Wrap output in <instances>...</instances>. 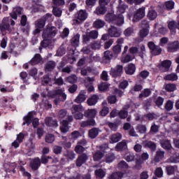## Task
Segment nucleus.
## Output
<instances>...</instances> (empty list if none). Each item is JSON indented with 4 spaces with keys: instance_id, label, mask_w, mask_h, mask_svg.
Wrapping results in <instances>:
<instances>
[{
    "instance_id": "62",
    "label": "nucleus",
    "mask_w": 179,
    "mask_h": 179,
    "mask_svg": "<svg viewBox=\"0 0 179 179\" xmlns=\"http://www.w3.org/2000/svg\"><path fill=\"white\" fill-rule=\"evenodd\" d=\"M119 117L122 120H125L128 117V111L125 110H122L119 112Z\"/></svg>"
},
{
    "instance_id": "31",
    "label": "nucleus",
    "mask_w": 179,
    "mask_h": 179,
    "mask_svg": "<svg viewBox=\"0 0 179 179\" xmlns=\"http://www.w3.org/2000/svg\"><path fill=\"white\" fill-rule=\"evenodd\" d=\"M96 114H97L96 109H88L85 112V117H89L90 118H94Z\"/></svg>"
},
{
    "instance_id": "32",
    "label": "nucleus",
    "mask_w": 179,
    "mask_h": 179,
    "mask_svg": "<svg viewBox=\"0 0 179 179\" xmlns=\"http://www.w3.org/2000/svg\"><path fill=\"white\" fill-rule=\"evenodd\" d=\"M163 157H164V151L158 150L157 151L154 162L159 163V162H160Z\"/></svg>"
},
{
    "instance_id": "2",
    "label": "nucleus",
    "mask_w": 179,
    "mask_h": 179,
    "mask_svg": "<svg viewBox=\"0 0 179 179\" xmlns=\"http://www.w3.org/2000/svg\"><path fill=\"white\" fill-rule=\"evenodd\" d=\"M105 19L106 22L109 23H115L117 26H121V24H124V16L122 15H119L117 17L113 13H108L105 16Z\"/></svg>"
},
{
    "instance_id": "38",
    "label": "nucleus",
    "mask_w": 179,
    "mask_h": 179,
    "mask_svg": "<svg viewBox=\"0 0 179 179\" xmlns=\"http://www.w3.org/2000/svg\"><path fill=\"white\" fill-rule=\"evenodd\" d=\"M104 24H106V22H104V21L101 20H96L94 22V27H95V29H101V27H104Z\"/></svg>"
},
{
    "instance_id": "56",
    "label": "nucleus",
    "mask_w": 179,
    "mask_h": 179,
    "mask_svg": "<svg viewBox=\"0 0 179 179\" xmlns=\"http://www.w3.org/2000/svg\"><path fill=\"white\" fill-rule=\"evenodd\" d=\"M65 117H68V112L65 110H60L58 113V118L62 120V118H65Z\"/></svg>"
},
{
    "instance_id": "24",
    "label": "nucleus",
    "mask_w": 179,
    "mask_h": 179,
    "mask_svg": "<svg viewBox=\"0 0 179 179\" xmlns=\"http://www.w3.org/2000/svg\"><path fill=\"white\" fill-rule=\"evenodd\" d=\"M171 66V61L164 60L162 62L160 69H162V68H164V70H162V72H167V71H169Z\"/></svg>"
},
{
    "instance_id": "53",
    "label": "nucleus",
    "mask_w": 179,
    "mask_h": 179,
    "mask_svg": "<svg viewBox=\"0 0 179 179\" xmlns=\"http://www.w3.org/2000/svg\"><path fill=\"white\" fill-rule=\"evenodd\" d=\"M90 45L91 48H92V50H100V48H101V43L97 41H94V43H91Z\"/></svg>"
},
{
    "instance_id": "9",
    "label": "nucleus",
    "mask_w": 179,
    "mask_h": 179,
    "mask_svg": "<svg viewBox=\"0 0 179 179\" xmlns=\"http://www.w3.org/2000/svg\"><path fill=\"white\" fill-rule=\"evenodd\" d=\"M145 15V7H141L134 12L133 22H139L141 19H143Z\"/></svg>"
},
{
    "instance_id": "48",
    "label": "nucleus",
    "mask_w": 179,
    "mask_h": 179,
    "mask_svg": "<svg viewBox=\"0 0 179 179\" xmlns=\"http://www.w3.org/2000/svg\"><path fill=\"white\" fill-rule=\"evenodd\" d=\"M176 89H177V87L174 84L169 83L166 84L165 86V90H166V92H174Z\"/></svg>"
},
{
    "instance_id": "49",
    "label": "nucleus",
    "mask_w": 179,
    "mask_h": 179,
    "mask_svg": "<svg viewBox=\"0 0 179 179\" xmlns=\"http://www.w3.org/2000/svg\"><path fill=\"white\" fill-rule=\"evenodd\" d=\"M109 86L110 85L108 84H107V83H103L98 85V89L101 92H106V90H107V89H108Z\"/></svg>"
},
{
    "instance_id": "26",
    "label": "nucleus",
    "mask_w": 179,
    "mask_h": 179,
    "mask_svg": "<svg viewBox=\"0 0 179 179\" xmlns=\"http://www.w3.org/2000/svg\"><path fill=\"white\" fill-rule=\"evenodd\" d=\"M122 138V136L120 133H116L115 134H113L110 138V143H117V142H119V141Z\"/></svg>"
},
{
    "instance_id": "63",
    "label": "nucleus",
    "mask_w": 179,
    "mask_h": 179,
    "mask_svg": "<svg viewBox=\"0 0 179 179\" xmlns=\"http://www.w3.org/2000/svg\"><path fill=\"white\" fill-rule=\"evenodd\" d=\"M113 51L115 55H118L121 52V45H116L113 48Z\"/></svg>"
},
{
    "instance_id": "23",
    "label": "nucleus",
    "mask_w": 179,
    "mask_h": 179,
    "mask_svg": "<svg viewBox=\"0 0 179 179\" xmlns=\"http://www.w3.org/2000/svg\"><path fill=\"white\" fill-rule=\"evenodd\" d=\"M43 58L40 54H36L31 60V65H37V64H42Z\"/></svg>"
},
{
    "instance_id": "12",
    "label": "nucleus",
    "mask_w": 179,
    "mask_h": 179,
    "mask_svg": "<svg viewBox=\"0 0 179 179\" xmlns=\"http://www.w3.org/2000/svg\"><path fill=\"white\" fill-rule=\"evenodd\" d=\"M94 82V77H87L85 79V85L87 88L88 92H93L94 87L92 84Z\"/></svg>"
},
{
    "instance_id": "61",
    "label": "nucleus",
    "mask_w": 179,
    "mask_h": 179,
    "mask_svg": "<svg viewBox=\"0 0 179 179\" xmlns=\"http://www.w3.org/2000/svg\"><path fill=\"white\" fill-rule=\"evenodd\" d=\"M142 164H143V161L142 159H136L135 169L136 170H141V169H142Z\"/></svg>"
},
{
    "instance_id": "60",
    "label": "nucleus",
    "mask_w": 179,
    "mask_h": 179,
    "mask_svg": "<svg viewBox=\"0 0 179 179\" xmlns=\"http://www.w3.org/2000/svg\"><path fill=\"white\" fill-rule=\"evenodd\" d=\"M124 34L126 37H129V36H132V34H134V29L131 27L127 28L126 30H124Z\"/></svg>"
},
{
    "instance_id": "51",
    "label": "nucleus",
    "mask_w": 179,
    "mask_h": 179,
    "mask_svg": "<svg viewBox=\"0 0 179 179\" xmlns=\"http://www.w3.org/2000/svg\"><path fill=\"white\" fill-rule=\"evenodd\" d=\"M54 68H55V62H49L46 64L45 71H48V72H50V71H52Z\"/></svg>"
},
{
    "instance_id": "36",
    "label": "nucleus",
    "mask_w": 179,
    "mask_h": 179,
    "mask_svg": "<svg viewBox=\"0 0 179 179\" xmlns=\"http://www.w3.org/2000/svg\"><path fill=\"white\" fill-rule=\"evenodd\" d=\"M143 145L145 148H149L150 149H152V150H155L156 149V145L152 141H143Z\"/></svg>"
},
{
    "instance_id": "44",
    "label": "nucleus",
    "mask_w": 179,
    "mask_h": 179,
    "mask_svg": "<svg viewBox=\"0 0 179 179\" xmlns=\"http://www.w3.org/2000/svg\"><path fill=\"white\" fill-rule=\"evenodd\" d=\"M53 7V14L55 16H57V17H59L62 15V10H61L59 8H57L55 6H52Z\"/></svg>"
},
{
    "instance_id": "39",
    "label": "nucleus",
    "mask_w": 179,
    "mask_h": 179,
    "mask_svg": "<svg viewBox=\"0 0 179 179\" xmlns=\"http://www.w3.org/2000/svg\"><path fill=\"white\" fill-rule=\"evenodd\" d=\"M124 174L121 172H116L112 173L108 177V179H122Z\"/></svg>"
},
{
    "instance_id": "21",
    "label": "nucleus",
    "mask_w": 179,
    "mask_h": 179,
    "mask_svg": "<svg viewBox=\"0 0 179 179\" xmlns=\"http://www.w3.org/2000/svg\"><path fill=\"white\" fill-rule=\"evenodd\" d=\"M160 144L162 145V148H163V149H165L166 150H173V147L171 146V143H170V141L169 140H162L160 141Z\"/></svg>"
},
{
    "instance_id": "14",
    "label": "nucleus",
    "mask_w": 179,
    "mask_h": 179,
    "mask_svg": "<svg viewBox=\"0 0 179 179\" xmlns=\"http://www.w3.org/2000/svg\"><path fill=\"white\" fill-rule=\"evenodd\" d=\"M114 57V54H113L112 52L110 50H106L103 53V64H108L113 59V57Z\"/></svg>"
},
{
    "instance_id": "28",
    "label": "nucleus",
    "mask_w": 179,
    "mask_h": 179,
    "mask_svg": "<svg viewBox=\"0 0 179 179\" xmlns=\"http://www.w3.org/2000/svg\"><path fill=\"white\" fill-rule=\"evenodd\" d=\"M99 132H100V129L99 128H92L89 131V136L91 139H94L96 136L99 135Z\"/></svg>"
},
{
    "instance_id": "16",
    "label": "nucleus",
    "mask_w": 179,
    "mask_h": 179,
    "mask_svg": "<svg viewBox=\"0 0 179 179\" xmlns=\"http://www.w3.org/2000/svg\"><path fill=\"white\" fill-rule=\"evenodd\" d=\"M86 100V91L81 90L78 96L75 99V102L78 103H83Z\"/></svg>"
},
{
    "instance_id": "35",
    "label": "nucleus",
    "mask_w": 179,
    "mask_h": 179,
    "mask_svg": "<svg viewBox=\"0 0 179 179\" xmlns=\"http://www.w3.org/2000/svg\"><path fill=\"white\" fill-rule=\"evenodd\" d=\"M99 100V96L97 95H93L91 98L87 100L88 106H94Z\"/></svg>"
},
{
    "instance_id": "15",
    "label": "nucleus",
    "mask_w": 179,
    "mask_h": 179,
    "mask_svg": "<svg viewBox=\"0 0 179 179\" xmlns=\"http://www.w3.org/2000/svg\"><path fill=\"white\" fill-rule=\"evenodd\" d=\"M169 52H176V51H178L179 50V42L174 41L169 44L167 48Z\"/></svg>"
},
{
    "instance_id": "8",
    "label": "nucleus",
    "mask_w": 179,
    "mask_h": 179,
    "mask_svg": "<svg viewBox=\"0 0 179 179\" xmlns=\"http://www.w3.org/2000/svg\"><path fill=\"white\" fill-rule=\"evenodd\" d=\"M107 148H108V145L107 144L99 147L100 150H96L93 154V159L94 162H100V160H101V159L104 157V150H106Z\"/></svg>"
},
{
    "instance_id": "50",
    "label": "nucleus",
    "mask_w": 179,
    "mask_h": 179,
    "mask_svg": "<svg viewBox=\"0 0 179 179\" xmlns=\"http://www.w3.org/2000/svg\"><path fill=\"white\" fill-rule=\"evenodd\" d=\"M45 142L47 143H52L55 141V137L52 134H47L45 138Z\"/></svg>"
},
{
    "instance_id": "37",
    "label": "nucleus",
    "mask_w": 179,
    "mask_h": 179,
    "mask_svg": "<svg viewBox=\"0 0 179 179\" xmlns=\"http://www.w3.org/2000/svg\"><path fill=\"white\" fill-rule=\"evenodd\" d=\"M164 80L174 81V80H177V79H178V76L176 73H171V74L165 76L164 77Z\"/></svg>"
},
{
    "instance_id": "13",
    "label": "nucleus",
    "mask_w": 179,
    "mask_h": 179,
    "mask_svg": "<svg viewBox=\"0 0 179 179\" xmlns=\"http://www.w3.org/2000/svg\"><path fill=\"white\" fill-rule=\"evenodd\" d=\"M123 67L121 65H117L115 69H111L110 71V75L113 78H117V76H120L121 73L122 72Z\"/></svg>"
},
{
    "instance_id": "52",
    "label": "nucleus",
    "mask_w": 179,
    "mask_h": 179,
    "mask_svg": "<svg viewBox=\"0 0 179 179\" xmlns=\"http://www.w3.org/2000/svg\"><path fill=\"white\" fill-rule=\"evenodd\" d=\"M165 7L168 10H171V9L174 8V1H168L164 3Z\"/></svg>"
},
{
    "instance_id": "18",
    "label": "nucleus",
    "mask_w": 179,
    "mask_h": 179,
    "mask_svg": "<svg viewBox=\"0 0 179 179\" xmlns=\"http://www.w3.org/2000/svg\"><path fill=\"white\" fill-rule=\"evenodd\" d=\"M34 112H31L28 113L27 116L24 117V122L22 125H26V124L27 125H30L31 124V121H33V119L34 118Z\"/></svg>"
},
{
    "instance_id": "47",
    "label": "nucleus",
    "mask_w": 179,
    "mask_h": 179,
    "mask_svg": "<svg viewBox=\"0 0 179 179\" xmlns=\"http://www.w3.org/2000/svg\"><path fill=\"white\" fill-rule=\"evenodd\" d=\"M149 34V29L148 28H143L140 30V37L141 38H145L146 36Z\"/></svg>"
},
{
    "instance_id": "1",
    "label": "nucleus",
    "mask_w": 179,
    "mask_h": 179,
    "mask_svg": "<svg viewBox=\"0 0 179 179\" xmlns=\"http://www.w3.org/2000/svg\"><path fill=\"white\" fill-rule=\"evenodd\" d=\"M52 15L46 14L44 17V19L38 20L36 24V29L34 30V34H37L41 31L45 26V22H52Z\"/></svg>"
},
{
    "instance_id": "27",
    "label": "nucleus",
    "mask_w": 179,
    "mask_h": 179,
    "mask_svg": "<svg viewBox=\"0 0 179 179\" xmlns=\"http://www.w3.org/2000/svg\"><path fill=\"white\" fill-rule=\"evenodd\" d=\"M60 131L63 134H66L69 131V126L68 121L66 120H63L62 122V126L60 127Z\"/></svg>"
},
{
    "instance_id": "57",
    "label": "nucleus",
    "mask_w": 179,
    "mask_h": 179,
    "mask_svg": "<svg viewBox=\"0 0 179 179\" xmlns=\"http://www.w3.org/2000/svg\"><path fill=\"white\" fill-rule=\"evenodd\" d=\"M152 55H160L162 54V48L159 46H155L153 50H151Z\"/></svg>"
},
{
    "instance_id": "40",
    "label": "nucleus",
    "mask_w": 179,
    "mask_h": 179,
    "mask_svg": "<svg viewBox=\"0 0 179 179\" xmlns=\"http://www.w3.org/2000/svg\"><path fill=\"white\" fill-rule=\"evenodd\" d=\"M94 173L96 178H104L106 177V171L103 169H97Z\"/></svg>"
},
{
    "instance_id": "5",
    "label": "nucleus",
    "mask_w": 179,
    "mask_h": 179,
    "mask_svg": "<svg viewBox=\"0 0 179 179\" xmlns=\"http://www.w3.org/2000/svg\"><path fill=\"white\" fill-rule=\"evenodd\" d=\"M56 34H57V28L55 27H52L51 25H49L43 31L42 37L43 38H52V37H55Z\"/></svg>"
},
{
    "instance_id": "6",
    "label": "nucleus",
    "mask_w": 179,
    "mask_h": 179,
    "mask_svg": "<svg viewBox=\"0 0 179 179\" xmlns=\"http://www.w3.org/2000/svg\"><path fill=\"white\" fill-rule=\"evenodd\" d=\"M9 17H5L3 19L1 24H0V30L2 36H5L6 34V31L8 33H10L12 29L9 25Z\"/></svg>"
},
{
    "instance_id": "7",
    "label": "nucleus",
    "mask_w": 179,
    "mask_h": 179,
    "mask_svg": "<svg viewBox=\"0 0 179 179\" xmlns=\"http://www.w3.org/2000/svg\"><path fill=\"white\" fill-rule=\"evenodd\" d=\"M83 111L85 109L82 105H74L73 106L72 114L76 120H82L83 118Z\"/></svg>"
},
{
    "instance_id": "59",
    "label": "nucleus",
    "mask_w": 179,
    "mask_h": 179,
    "mask_svg": "<svg viewBox=\"0 0 179 179\" xmlns=\"http://www.w3.org/2000/svg\"><path fill=\"white\" fill-rule=\"evenodd\" d=\"M155 174L159 178L163 177V169L160 167L157 168L155 171Z\"/></svg>"
},
{
    "instance_id": "46",
    "label": "nucleus",
    "mask_w": 179,
    "mask_h": 179,
    "mask_svg": "<svg viewBox=\"0 0 179 179\" xmlns=\"http://www.w3.org/2000/svg\"><path fill=\"white\" fill-rule=\"evenodd\" d=\"M166 173L169 176H171V174H174L176 170H177V166H166Z\"/></svg>"
},
{
    "instance_id": "29",
    "label": "nucleus",
    "mask_w": 179,
    "mask_h": 179,
    "mask_svg": "<svg viewBox=\"0 0 179 179\" xmlns=\"http://www.w3.org/2000/svg\"><path fill=\"white\" fill-rule=\"evenodd\" d=\"M147 17H148L150 20H155V19L157 17V13L156 10L150 8L147 14Z\"/></svg>"
},
{
    "instance_id": "22",
    "label": "nucleus",
    "mask_w": 179,
    "mask_h": 179,
    "mask_svg": "<svg viewBox=\"0 0 179 179\" xmlns=\"http://www.w3.org/2000/svg\"><path fill=\"white\" fill-rule=\"evenodd\" d=\"M124 69H125V73L127 75H134V73H135L136 67H135V64H130L127 67H125Z\"/></svg>"
},
{
    "instance_id": "19",
    "label": "nucleus",
    "mask_w": 179,
    "mask_h": 179,
    "mask_svg": "<svg viewBox=\"0 0 179 179\" xmlns=\"http://www.w3.org/2000/svg\"><path fill=\"white\" fill-rule=\"evenodd\" d=\"M45 124L48 127H52L53 128H57V127H58L57 121L51 117H46L45 120Z\"/></svg>"
},
{
    "instance_id": "33",
    "label": "nucleus",
    "mask_w": 179,
    "mask_h": 179,
    "mask_svg": "<svg viewBox=\"0 0 179 179\" xmlns=\"http://www.w3.org/2000/svg\"><path fill=\"white\" fill-rule=\"evenodd\" d=\"M106 12H107L106 6L101 5H99V6L94 10V13H96V15H104Z\"/></svg>"
},
{
    "instance_id": "64",
    "label": "nucleus",
    "mask_w": 179,
    "mask_h": 179,
    "mask_svg": "<svg viewBox=\"0 0 179 179\" xmlns=\"http://www.w3.org/2000/svg\"><path fill=\"white\" fill-rule=\"evenodd\" d=\"M143 87L139 84H136L134 87L131 90V93H134V92H141L142 90Z\"/></svg>"
},
{
    "instance_id": "11",
    "label": "nucleus",
    "mask_w": 179,
    "mask_h": 179,
    "mask_svg": "<svg viewBox=\"0 0 179 179\" xmlns=\"http://www.w3.org/2000/svg\"><path fill=\"white\" fill-rule=\"evenodd\" d=\"M122 33V31H121V29H120L114 26H111L108 29V34L109 37L118 38L121 36Z\"/></svg>"
},
{
    "instance_id": "55",
    "label": "nucleus",
    "mask_w": 179,
    "mask_h": 179,
    "mask_svg": "<svg viewBox=\"0 0 179 179\" xmlns=\"http://www.w3.org/2000/svg\"><path fill=\"white\" fill-rule=\"evenodd\" d=\"M150 96V90L145 89L143 93L139 94V99H142L143 97H149Z\"/></svg>"
},
{
    "instance_id": "10",
    "label": "nucleus",
    "mask_w": 179,
    "mask_h": 179,
    "mask_svg": "<svg viewBox=\"0 0 179 179\" xmlns=\"http://www.w3.org/2000/svg\"><path fill=\"white\" fill-rule=\"evenodd\" d=\"M83 41L85 43H87V41H90V38L92 40H96L97 37H99V31L96 30L91 31L90 32H87L85 35H83Z\"/></svg>"
},
{
    "instance_id": "3",
    "label": "nucleus",
    "mask_w": 179,
    "mask_h": 179,
    "mask_svg": "<svg viewBox=\"0 0 179 179\" xmlns=\"http://www.w3.org/2000/svg\"><path fill=\"white\" fill-rule=\"evenodd\" d=\"M52 99H55L54 103L56 106H58L61 101H65L66 100V94L62 92V90H57L55 94L52 95Z\"/></svg>"
},
{
    "instance_id": "4",
    "label": "nucleus",
    "mask_w": 179,
    "mask_h": 179,
    "mask_svg": "<svg viewBox=\"0 0 179 179\" xmlns=\"http://www.w3.org/2000/svg\"><path fill=\"white\" fill-rule=\"evenodd\" d=\"M87 19V12L85 10H80L77 13V18L73 20V24H80Z\"/></svg>"
},
{
    "instance_id": "25",
    "label": "nucleus",
    "mask_w": 179,
    "mask_h": 179,
    "mask_svg": "<svg viewBox=\"0 0 179 179\" xmlns=\"http://www.w3.org/2000/svg\"><path fill=\"white\" fill-rule=\"evenodd\" d=\"M86 160H87V155H86V154H83L77 159L76 166H78V167H80Z\"/></svg>"
},
{
    "instance_id": "45",
    "label": "nucleus",
    "mask_w": 179,
    "mask_h": 179,
    "mask_svg": "<svg viewBox=\"0 0 179 179\" xmlns=\"http://www.w3.org/2000/svg\"><path fill=\"white\" fill-rule=\"evenodd\" d=\"M80 38V35L79 34L75 35L74 37H73V38L71 39L72 45L74 46L78 45Z\"/></svg>"
},
{
    "instance_id": "17",
    "label": "nucleus",
    "mask_w": 179,
    "mask_h": 179,
    "mask_svg": "<svg viewBox=\"0 0 179 179\" xmlns=\"http://www.w3.org/2000/svg\"><path fill=\"white\" fill-rule=\"evenodd\" d=\"M119 5L117 6V16H120V15H122L125 12V9L128 8L125 3H124V1L119 0Z\"/></svg>"
},
{
    "instance_id": "42",
    "label": "nucleus",
    "mask_w": 179,
    "mask_h": 179,
    "mask_svg": "<svg viewBox=\"0 0 179 179\" xmlns=\"http://www.w3.org/2000/svg\"><path fill=\"white\" fill-rule=\"evenodd\" d=\"M168 27L171 31H173V33H176V29H177V22L175 21H171L168 24Z\"/></svg>"
},
{
    "instance_id": "58",
    "label": "nucleus",
    "mask_w": 179,
    "mask_h": 179,
    "mask_svg": "<svg viewBox=\"0 0 179 179\" xmlns=\"http://www.w3.org/2000/svg\"><path fill=\"white\" fill-rule=\"evenodd\" d=\"M75 152L76 153H78V155H80L81 153H83L85 152V148L83 146L77 144V145L75 148Z\"/></svg>"
},
{
    "instance_id": "54",
    "label": "nucleus",
    "mask_w": 179,
    "mask_h": 179,
    "mask_svg": "<svg viewBox=\"0 0 179 179\" xmlns=\"http://www.w3.org/2000/svg\"><path fill=\"white\" fill-rule=\"evenodd\" d=\"M132 59H134V57H131L129 55H127L122 57L121 62H123V64H127V62H131Z\"/></svg>"
},
{
    "instance_id": "34",
    "label": "nucleus",
    "mask_w": 179,
    "mask_h": 179,
    "mask_svg": "<svg viewBox=\"0 0 179 179\" xmlns=\"http://www.w3.org/2000/svg\"><path fill=\"white\" fill-rule=\"evenodd\" d=\"M81 127L83 128H85V127H90V126H94L96 125V122L94 121V120L91 119L90 120H87L85 122H81Z\"/></svg>"
},
{
    "instance_id": "41",
    "label": "nucleus",
    "mask_w": 179,
    "mask_h": 179,
    "mask_svg": "<svg viewBox=\"0 0 179 179\" xmlns=\"http://www.w3.org/2000/svg\"><path fill=\"white\" fill-rule=\"evenodd\" d=\"M124 149H127V142L122 141L117 144L116 145V150L117 152H120L121 150H124Z\"/></svg>"
},
{
    "instance_id": "43",
    "label": "nucleus",
    "mask_w": 179,
    "mask_h": 179,
    "mask_svg": "<svg viewBox=\"0 0 179 179\" xmlns=\"http://www.w3.org/2000/svg\"><path fill=\"white\" fill-rule=\"evenodd\" d=\"M79 136H80V132H79V131H74L71 132L70 135V139L71 141H76Z\"/></svg>"
},
{
    "instance_id": "20",
    "label": "nucleus",
    "mask_w": 179,
    "mask_h": 179,
    "mask_svg": "<svg viewBox=\"0 0 179 179\" xmlns=\"http://www.w3.org/2000/svg\"><path fill=\"white\" fill-rule=\"evenodd\" d=\"M22 9L20 7L14 8L13 12L10 13V16L12 19L16 20L17 19V15H22Z\"/></svg>"
},
{
    "instance_id": "30",
    "label": "nucleus",
    "mask_w": 179,
    "mask_h": 179,
    "mask_svg": "<svg viewBox=\"0 0 179 179\" xmlns=\"http://www.w3.org/2000/svg\"><path fill=\"white\" fill-rule=\"evenodd\" d=\"M41 164V162H40V158H35L31 162V167L33 170H37L38 166Z\"/></svg>"
}]
</instances>
